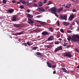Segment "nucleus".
I'll return each mask as SVG.
<instances>
[{"instance_id": "obj_27", "label": "nucleus", "mask_w": 79, "mask_h": 79, "mask_svg": "<svg viewBox=\"0 0 79 79\" xmlns=\"http://www.w3.org/2000/svg\"><path fill=\"white\" fill-rule=\"evenodd\" d=\"M37 48H38V47H33L32 50H36Z\"/></svg>"}, {"instance_id": "obj_12", "label": "nucleus", "mask_w": 79, "mask_h": 79, "mask_svg": "<svg viewBox=\"0 0 79 79\" xmlns=\"http://www.w3.org/2000/svg\"><path fill=\"white\" fill-rule=\"evenodd\" d=\"M8 12L10 13H13V11H14V10L13 9H8L7 10Z\"/></svg>"}, {"instance_id": "obj_26", "label": "nucleus", "mask_w": 79, "mask_h": 79, "mask_svg": "<svg viewBox=\"0 0 79 79\" xmlns=\"http://www.w3.org/2000/svg\"><path fill=\"white\" fill-rule=\"evenodd\" d=\"M50 4H52V1H49L48 2V3L47 4V5H49Z\"/></svg>"}, {"instance_id": "obj_47", "label": "nucleus", "mask_w": 79, "mask_h": 79, "mask_svg": "<svg viewBox=\"0 0 79 79\" xmlns=\"http://www.w3.org/2000/svg\"><path fill=\"white\" fill-rule=\"evenodd\" d=\"M27 44L28 45H29V46H30V43L29 42H27Z\"/></svg>"}, {"instance_id": "obj_22", "label": "nucleus", "mask_w": 79, "mask_h": 79, "mask_svg": "<svg viewBox=\"0 0 79 79\" xmlns=\"http://www.w3.org/2000/svg\"><path fill=\"white\" fill-rule=\"evenodd\" d=\"M43 4V3L42 2H40L38 3V6H42Z\"/></svg>"}, {"instance_id": "obj_43", "label": "nucleus", "mask_w": 79, "mask_h": 79, "mask_svg": "<svg viewBox=\"0 0 79 79\" xmlns=\"http://www.w3.org/2000/svg\"><path fill=\"white\" fill-rule=\"evenodd\" d=\"M75 51H76L78 53H79V51H78L77 48H75Z\"/></svg>"}, {"instance_id": "obj_25", "label": "nucleus", "mask_w": 79, "mask_h": 79, "mask_svg": "<svg viewBox=\"0 0 79 79\" xmlns=\"http://www.w3.org/2000/svg\"><path fill=\"white\" fill-rule=\"evenodd\" d=\"M59 44V41H56L54 42V44H55V45H58Z\"/></svg>"}, {"instance_id": "obj_54", "label": "nucleus", "mask_w": 79, "mask_h": 79, "mask_svg": "<svg viewBox=\"0 0 79 79\" xmlns=\"http://www.w3.org/2000/svg\"><path fill=\"white\" fill-rule=\"evenodd\" d=\"M67 48H69L70 47V45H67Z\"/></svg>"}, {"instance_id": "obj_3", "label": "nucleus", "mask_w": 79, "mask_h": 79, "mask_svg": "<svg viewBox=\"0 0 79 79\" xmlns=\"http://www.w3.org/2000/svg\"><path fill=\"white\" fill-rule=\"evenodd\" d=\"M60 19H62V20L64 19L65 20V21H66V20H67V15H65L64 16H63L62 15H60Z\"/></svg>"}, {"instance_id": "obj_21", "label": "nucleus", "mask_w": 79, "mask_h": 79, "mask_svg": "<svg viewBox=\"0 0 79 79\" xmlns=\"http://www.w3.org/2000/svg\"><path fill=\"white\" fill-rule=\"evenodd\" d=\"M61 70L63 72H66L67 71V70H66V69L65 68H62L61 69Z\"/></svg>"}, {"instance_id": "obj_36", "label": "nucleus", "mask_w": 79, "mask_h": 79, "mask_svg": "<svg viewBox=\"0 0 79 79\" xmlns=\"http://www.w3.org/2000/svg\"><path fill=\"white\" fill-rule=\"evenodd\" d=\"M42 15L37 16H36V18H42Z\"/></svg>"}, {"instance_id": "obj_51", "label": "nucleus", "mask_w": 79, "mask_h": 79, "mask_svg": "<svg viewBox=\"0 0 79 79\" xmlns=\"http://www.w3.org/2000/svg\"><path fill=\"white\" fill-rule=\"evenodd\" d=\"M17 4H19V3H21V1L20 2H17Z\"/></svg>"}, {"instance_id": "obj_39", "label": "nucleus", "mask_w": 79, "mask_h": 79, "mask_svg": "<svg viewBox=\"0 0 79 79\" xmlns=\"http://www.w3.org/2000/svg\"><path fill=\"white\" fill-rule=\"evenodd\" d=\"M73 18L69 17V21H73Z\"/></svg>"}, {"instance_id": "obj_30", "label": "nucleus", "mask_w": 79, "mask_h": 79, "mask_svg": "<svg viewBox=\"0 0 79 79\" xmlns=\"http://www.w3.org/2000/svg\"><path fill=\"white\" fill-rule=\"evenodd\" d=\"M2 2H3V3H6V2H7V1L6 0H3Z\"/></svg>"}, {"instance_id": "obj_62", "label": "nucleus", "mask_w": 79, "mask_h": 79, "mask_svg": "<svg viewBox=\"0 0 79 79\" xmlns=\"http://www.w3.org/2000/svg\"><path fill=\"white\" fill-rule=\"evenodd\" d=\"M64 42H67L66 40H64Z\"/></svg>"}, {"instance_id": "obj_2", "label": "nucleus", "mask_w": 79, "mask_h": 79, "mask_svg": "<svg viewBox=\"0 0 79 79\" xmlns=\"http://www.w3.org/2000/svg\"><path fill=\"white\" fill-rule=\"evenodd\" d=\"M63 56H64V57H68L70 58L72 57V54L70 52H68L64 53Z\"/></svg>"}, {"instance_id": "obj_58", "label": "nucleus", "mask_w": 79, "mask_h": 79, "mask_svg": "<svg viewBox=\"0 0 79 79\" xmlns=\"http://www.w3.org/2000/svg\"><path fill=\"white\" fill-rule=\"evenodd\" d=\"M36 26H37V27H41V26H40V25H36Z\"/></svg>"}, {"instance_id": "obj_9", "label": "nucleus", "mask_w": 79, "mask_h": 79, "mask_svg": "<svg viewBox=\"0 0 79 79\" xmlns=\"http://www.w3.org/2000/svg\"><path fill=\"white\" fill-rule=\"evenodd\" d=\"M14 26L16 27H22L23 26L21 24H15Z\"/></svg>"}, {"instance_id": "obj_46", "label": "nucleus", "mask_w": 79, "mask_h": 79, "mask_svg": "<svg viewBox=\"0 0 79 79\" xmlns=\"http://www.w3.org/2000/svg\"><path fill=\"white\" fill-rule=\"evenodd\" d=\"M47 0H44V3H47Z\"/></svg>"}, {"instance_id": "obj_5", "label": "nucleus", "mask_w": 79, "mask_h": 79, "mask_svg": "<svg viewBox=\"0 0 79 79\" xmlns=\"http://www.w3.org/2000/svg\"><path fill=\"white\" fill-rule=\"evenodd\" d=\"M50 33L47 31H43L42 33V35L43 36H45V35H49Z\"/></svg>"}, {"instance_id": "obj_14", "label": "nucleus", "mask_w": 79, "mask_h": 79, "mask_svg": "<svg viewBox=\"0 0 79 79\" xmlns=\"http://www.w3.org/2000/svg\"><path fill=\"white\" fill-rule=\"evenodd\" d=\"M47 63L48 67H49V68H52V64H51L49 63L48 62H47Z\"/></svg>"}, {"instance_id": "obj_24", "label": "nucleus", "mask_w": 79, "mask_h": 79, "mask_svg": "<svg viewBox=\"0 0 79 79\" xmlns=\"http://www.w3.org/2000/svg\"><path fill=\"white\" fill-rule=\"evenodd\" d=\"M70 17L71 18H73V19L74 18V14L71 15H70Z\"/></svg>"}, {"instance_id": "obj_18", "label": "nucleus", "mask_w": 79, "mask_h": 79, "mask_svg": "<svg viewBox=\"0 0 79 79\" xmlns=\"http://www.w3.org/2000/svg\"><path fill=\"white\" fill-rule=\"evenodd\" d=\"M39 10H40V11H43V12L45 11V9L42 7L39 8Z\"/></svg>"}, {"instance_id": "obj_63", "label": "nucleus", "mask_w": 79, "mask_h": 79, "mask_svg": "<svg viewBox=\"0 0 79 79\" xmlns=\"http://www.w3.org/2000/svg\"><path fill=\"white\" fill-rule=\"evenodd\" d=\"M0 18L1 19H3V17H1Z\"/></svg>"}, {"instance_id": "obj_34", "label": "nucleus", "mask_w": 79, "mask_h": 79, "mask_svg": "<svg viewBox=\"0 0 79 79\" xmlns=\"http://www.w3.org/2000/svg\"><path fill=\"white\" fill-rule=\"evenodd\" d=\"M67 33H71L73 31H71L70 30H67Z\"/></svg>"}, {"instance_id": "obj_7", "label": "nucleus", "mask_w": 79, "mask_h": 79, "mask_svg": "<svg viewBox=\"0 0 79 79\" xmlns=\"http://www.w3.org/2000/svg\"><path fill=\"white\" fill-rule=\"evenodd\" d=\"M36 21L37 22V23H40V24H41L42 25H47V23L45 22H42L39 20H36Z\"/></svg>"}, {"instance_id": "obj_16", "label": "nucleus", "mask_w": 79, "mask_h": 79, "mask_svg": "<svg viewBox=\"0 0 79 79\" xmlns=\"http://www.w3.org/2000/svg\"><path fill=\"white\" fill-rule=\"evenodd\" d=\"M63 9V7H60V9H59L58 10V13H60V12H61V11H62Z\"/></svg>"}, {"instance_id": "obj_55", "label": "nucleus", "mask_w": 79, "mask_h": 79, "mask_svg": "<svg viewBox=\"0 0 79 79\" xmlns=\"http://www.w3.org/2000/svg\"><path fill=\"white\" fill-rule=\"evenodd\" d=\"M71 25H72H72H75V23L74 22H73V23H72V24H71Z\"/></svg>"}, {"instance_id": "obj_23", "label": "nucleus", "mask_w": 79, "mask_h": 79, "mask_svg": "<svg viewBox=\"0 0 79 79\" xmlns=\"http://www.w3.org/2000/svg\"><path fill=\"white\" fill-rule=\"evenodd\" d=\"M70 30H73L74 29V28H73V27L72 26V25H70V28H69Z\"/></svg>"}, {"instance_id": "obj_38", "label": "nucleus", "mask_w": 79, "mask_h": 79, "mask_svg": "<svg viewBox=\"0 0 79 79\" xmlns=\"http://www.w3.org/2000/svg\"><path fill=\"white\" fill-rule=\"evenodd\" d=\"M56 23L57 24L58 26H60V22L59 21H57Z\"/></svg>"}, {"instance_id": "obj_64", "label": "nucleus", "mask_w": 79, "mask_h": 79, "mask_svg": "<svg viewBox=\"0 0 79 79\" xmlns=\"http://www.w3.org/2000/svg\"><path fill=\"white\" fill-rule=\"evenodd\" d=\"M59 43H62V42L61 41H59Z\"/></svg>"}, {"instance_id": "obj_33", "label": "nucleus", "mask_w": 79, "mask_h": 79, "mask_svg": "<svg viewBox=\"0 0 79 79\" xmlns=\"http://www.w3.org/2000/svg\"><path fill=\"white\" fill-rule=\"evenodd\" d=\"M60 31L61 32H62V33H64V30H63V29H60Z\"/></svg>"}, {"instance_id": "obj_49", "label": "nucleus", "mask_w": 79, "mask_h": 79, "mask_svg": "<svg viewBox=\"0 0 79 79\" xmlns=\"http://www.w3.org/2000/svg\"><path fill=\"white\" fill-rule=\"evenodd\" d=\"M60 35H57V38H59V37H60Z\"/></svg>"}, {"instance_id": "obj_42", "label": "nucleus", "mask_w": 79, "mask_h": 79, "mask_svg": "<svg viewBox=\"0 0 79 79\" xmlns=\"http://www.w3.org/2000/svg\"><path fill=\"white\" fill-rule=\"evenodd\" d=\"M12 3H16V1L15 0H13L12 1Z\"/></svg>"}, {"instance_id": "obj_59", "label": "nucleus", "mask_w": 79, "mask_h": 79, "mask_svg": "<svg viewBox=\"0 0 79 79\" xmlns=\"http://www.w3.org/2000/svg\"><path fill=\"white\" fill-rule=\"evenodd\" d=\"M67 40H69V41H70V39L69 38H67Z\"/></svg>"}, {"instance_id": "obj_31", "label": "nucleus", "mask_w": 79, "mask_h": 79, "mask_svg": "<svg viewBox=\"0 0 79 79\" xmlns=\"http://www.w3.org/2000/svg\"><path fill=\"white\" fill-rule=\"evenodd\" d=\"M36 55H39V56H40V55H41L40 52H36Z\"/></svg>"}, {"instance_id": "obj_41", "label": "nucleus", "mask_w": 79, "mask_h": 79, "mask_svg": "<svg viewBox=\"0 0 79 79\" xmlns=\"http://www.w3.org/2000/svg\"><path fill=\"white\" fill-rule=\"evenodd\" d=\"M75 22L77 23V24H79V21L78 20H76Z\"/></svg>"}, {"instance_id": "obj_13", "label": "nucleus", "mask_w": 79, "mask_h": 79, "mask_svg": "<svg viewBox=\"0 0 79 79\" xmlns=\"http://www.w3.org/2000/svg\"><path fill=\"white\" fill-rule=\"evenodd\" d=\"M63 24L64 25V26H68V24H69V22H63Z\"/></svg>"}, {"instance_id": "obj_4", "label": "nucleus", "mask_w": 79, "mask_h": 79, "mask_svg": "<svg viewBox=\"0 0 79 79\" xmlns=\"http://www.w3.org/2000/svg\"><path fill=\"white\" fill-rule=\"evenodd\" d=\"M62 50V47L61 46H60L56 48L55 50V52H58V51H60V50Z\"/></svg>"}, {"instance_id": "obj_61", "label": "nucleus", "mask_w": 79, "mask_h": 79, "mask_svg": "<svg viewBox=\"0 0 79 79\" xmlns=\"http://www.w3.org/2000/svg\"><path fill=\"white\" fill-rule=\"evenodd\" d=\"M48 9V8L47 7H45L46 10H47Z\"/></svg>"}, {"instance_id": "obj_1", "label": "nucleus", "mask_w": 79, "mask_h": 79, "mask_svg": "<svg viewBox=\"0 0 79 79\" xmlns=\"http://www.w3.org/2000/svg\"><path fill=\"white\" fill-rule=\"evenodd\" d=\"M68 38L70 39H71L74 42H79V35L78 34L73 35L72 38L70 36H69Z\"/></svg>"}, {"instance_id": "obj_35", "label": "nucleus", "mask_w": 79, "mask_h": 79, "mask_svg": "<svg viewBox=\"0 0 79 79\" xmlns=\"http://www.w3.org/2000/svg\"><path fill=\"white\" fill-rule=\"evenodd\" d=\"M19 7L20 8H21V9H23V8H24V6L23 5L20 6Z\"/></svg>"}, {"instance_id": "obj_37", "label": "nucleus", "mask_w": 79, "mask_h": 79, "mask_svg": "<svg viewBox=\"0 0 79 79\" xmlns=\"http://www.w3.org/2000/svg\"><path fill=\"white\" fill-rule=\"evenodd\" d=\"M34 7H37V6L38 5L37 4H33V5Z\"/></svg>"}, {"instance_id": "obj_29", "label": "nucleus", "mask_w": 79, "mask_h": 79, "mask_svg": "<svg viewBox=\"0 0 79 79\" xmlns=\"http://www.w3.org/2000/svg\"><path fill=\"white\" fill-rule=\"evenodd\" d=\"M47 47L48 48H51V47H52V45H49L47 46Z\"/></svg>"}, {"instance_id": "obj_19", "label": "nucleus", "mask_w": 79, "mask_h": 79, "mask_svg": "<svg viewBox=\"0 0 79 79\" xmlns=\"http://www.w3.org/2000/svg\"><path fill=\"white\" fill-rule=\"evenodd\" d=\"M16 17L15 16H14L12 18V21H16Z\"/></svg>"}, {"instance_id": "obj_11", "label": "nucleus", "mask_w": 79, "mask_h": 79, "mask_svg": "<svg viewBox=\"0 0 79 79\" xmlns=\"http://www.w3.org/2000/svg\"><path fill=\"white\" fill-rule=\"evenodd\" d=\"M23 33H24V31H23L19 33H15V35H21V34H23Z\"/></svg>"}, {"instance_id": "obj_50", "label": "nucleus", "mask_w": 79, "mask_h": 79, "mask_svg": "<svg viewBox=\"0 0 79 79\" xmlns=\"http://www.w3.org/2000/svg\"><path fill=\"white\" fill-rule=\"evenodd\" d=\"M72 11L73 12H76V9H73Z\"/></svg>"}, {"instance_id": "obj_15", "label": "nucleus", "mask_w": 79, "mask_h": 79, "mask_svg": "<svg viewBox=\"0 0 79 79\" xmlns=\"http://www.w3.org/2000/svg\"><path fill=\"white\" fill-rule=\"evenodd\" d=\"M71 6V4H68V5H66V6H65V8H69V7L70 6Z\"/></svg>"}, {"instance_id": "obj_48", "label": "nucleus", "mask_w": 79, "mask_h": 79, "mask_svg": "<svg viewBox=\"0 0 79 79\" xmlns=\"http://www.w3.org/2000/svg\"><path fill=\"white\" fill-rule=\"evenodd\" d=\"M35 2H36V0H34L33 1V3H35Z\"/></svg>"}, {"instance_id": "obj_57", "label": "nucleus", "mask_w": 79, "mask_h": 79, "mask_svg": "<svg viewBox=\"0 0 79 79\" xmlns=\"http://www.w3.org/2000/svg\"><path fill=\"white\" fill-rule=\"evenodd\" d=\"M59 40H60V41H62V39H61V38H59V39H58Z\"/></svg>"}, {"instance_id": "obj_20", "label": "nucleus", "mask_w": 79, "mask_h": 79, "mask_svg": "<svg viewBox=\"0 0 79 79\" xmlns=\"http://www.w3.org/2000/svg\"><path fill=\"white\" fill-rule=\"evenodd\" d=\"M27 16L28 17V18H33V16L32 15H31L29 14H27Z\"/></svg>"}, {"instance_id": "obj_56", "label": "nucleus", "mask_w": 79, "mask_h": 79, "mask_svg": "<svg viewBox=\"0 0 79 79\" xmlns=\"http://www.w3.org/2000/svg\"><path fill=\"white\" fill-rule=\"evenodd\" d=\"M55 73H56V71H54L53 72V73L54 74H55Z\"/></svg>"}, {"instance_id": "obj_28", "label": "nucleus", "mask_w": 79, "mask_h": 79, "mask_svg": "<svg viewBox=\"0 0 79 79\" xmlns=\"http://www.w3.org/2000/svg\"><path fill=\"white\" fill-rule=\"evenodd\" d=\"M21 2L22 3V4L25 5H26V2L24 1H22Z\"/></svg>"}, {"instance_id": "obj_6", "label": "nucleus", "mask_w": 79, "mask_h": 79, "mask_svg": "<svg viewBox=\"0 0 79 79\" xmlns=\"http://www.w3.org/2000/svg\"><path fill=\"white\" fill-rule=\"evenodd\" d=\"M54 36L51 35L48 38L47 40H48V41H50L51 40H54Z\"/></svg>"}, {"instance_id": "obj_53", "label": "nucleus", "mask_w": 79, "mask_h": 79, "mask_svg": "<svg viewBox=\"0 0 79 79\" xmlns=\"http://www.w3.org/2000/svg\"><path fill=\"white\" fill-rule=\"evenodd\" d=\"M27 13H29L30 12V10L29 9L27 10Z\"/></svg>"}, {"instance_id": "obj_10", "label": "nucleus", "mask_w": 79, "mask_h": 79, "mask_svg": "<svg viewBox=\"0 0 79 79\" xmlns=\"http://www.w3.org/2000/svg\"><path fill=\"white\" fill-rule=\"evenodd\" d=\"M28 23H29V24H32L33 23H34V22H33V21H32V19H28Z\"/></svg>"}, {"instance_id": "obj_60", "label": "nucleus", "mask_w": 79, "mask_h": 79, "mask_svg": "<svg viewBox=\"0 0 79 79\" xmlns=\"http://www.w3.org/2000/svg\"><path fill=\"white\" fill-rule=\"evenodd\" d=\"M77 68H78V69H79V66H77Z\"/></svg>"}, {"instance_id": "obj_40", "label": "nucleus", "mask_w": 79, "mask_h": 79, "mask_svg": "<svg viewBox=\"0 0 79 79\" xmlns=\"http://www.w3.org/2000/svg\"><path fill=\"white\" fill-rule=\"evenodd\" d=\"M25 45L26 46H27V44L26 43H23L22 44V45Z\"/></svg>"}, {"instance_id": "obj_8", "label": "nucleus", "mask_w": 79, "mask_h": 79, "mask_svg": "<svg viewBox=\"0 0 79 79\" xmlns=\"http://www.w3.org/2000/svg\"><path fill=\"white\" fill-rule=\"evenodd\" d=\"M51 10L52 11H54V12H56L58 11V10H57V9H56V7H55L52 8L51 9Z\"/></svg>"}, {"instance_id": "obj_17", "label": "nucleus", "mask_w": 79, "mask_h": 79, "mask_svg": "<svg viewBox=\"0 0 79 79\" xmlns=\"http://www.w3.org/2000/svg\"><path fill=\"white\" fill-rule=\"evenodd\" d=\"M48 29L49 31H51V32H53V28L52 27L48 28Z\"/></svg>"}, {"instance_id": "obj_32", "label": "nucleus", "mask_w": 79, "mask_h": 79, "mask_svg": "<svg viewBox=\"0 0 79 79\" xmlns=\"http://www.w3.org/2000/svg\"><path fill=\"white\" fill-rule=\"evenodd\" d=\"M52 13H53V14H54V15H55L56 16H58V15H57V14L56 13V12H52Z\"/></svg>"}, {"instance_id": "obj_44", "label": "nucleus", "mask_w": 79, "mask_h": 79, "mask_svg": "<svg viewBox=\"0 0 79 79\" xmlns=\"http://www.w3.org/2000/svg\"><path fill=\"white\" fill-rule=\"evenodd\" d=\"M56 65H53L52 66V67L54 68H56Z\"/></svg>"}, {"instance_id": "obj_52", "label": "nucleus", "mask_w": 79, "mask_h": 79, "mask_svg": "<svg viewBox=\"0 0 79 79\" xmlns=\"http://www.w3.org/2000/svg\"><path fill=\"white\" fill-rule=\"evenodd\" d=\"M32 44H33V43H31V42L30 43V46L32 45Z\"/></svg>"}, {"instance_id": "obj_45", "label": "nucleus", "mask_w": 79, "mask_h": 79, "mask_svg": "<svg viewBox=\"0 0 79 79\" xmlns=\"http://www.w3.org/2000/svg\"><path fill=\"white\" fill-rule=\"evenodd\" d=\"M3 26L2 24L0 25V29H2V27H3Z\"/></svg>"}]
</instances>
